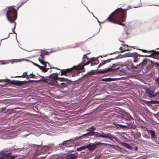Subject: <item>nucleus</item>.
<instances>
[{
	"instance_id": "44",
	"label": "nucleus",
	"mask_w": 159,
	"mask_h": 159,
	"mask_svg": "<svg viewBox=\"0 0 159 159\" xmlns=\"http://www.w3.org/2000/svg\"><path fill=\"white\" fill-rule=\"evenodd\" d=\"M154 102L156 103H159V100L154 101Z\"/></svg>"
},
{
	"instance_id": "50",
	"label": "nucleus",
	"mask_w": 159,
	"mask_h": 159,
	"mask_svg": "<svg viewBox=\"0 0 159 159\" xmlns=\"http://www.w3.org/2000/svg\"><path fill=\"white\" fill-rule=\"evenodd\" d=\"M157 55H158L159 54V52H157Z\"/></svg>"
},
{
	"instance_id": "1",
	"label": "nucleus",
	"mask_w": 159,
	"mask_h": 159,
	"mask_svg": "<svg viewBox=\"0 0 159 159\" xmlns=\"http://www.w3.org/2000/svg\"><path fill=\"white\" fill-rule=\"evenodd\" d=\"M58 74H59V73H54L51 74L49 75V77H48L46 78H45L43 76H40L42 78V79H40L39 80H29L27 81H22L18 80L10 81V80L8 79H6L5 81V82H10L11 84H14L17 86L22 85H23L24 83L25 82L29 83L30 82H39L40 81L46 82L51 85H54L53 82H54V81H55V80L57 79V75Z\"/></svg>"
},
{
	"instance_id": "17",
	"label": "nucleus",
	"mask_w": 159,
	"mask_h": 159,
	"mask_svg": "<svg viewBox=\"0 0 159 159\" xmlns=\"http://www.w3.org/2000/svg\"><path fill=\"white\" fill-rule=\"evenodd\" d=\"M51 68L54 69H57V70H60L61 71L62 70H60V69H59L58 68H55V67L46 68V67L45 68L44 67H43V69H41V70H42V72H47L49 69H51Z\"/></svg>"
},
{
	"instance_id": "26",
	"label": "nucleus",
	"mask_w": 159,
	"mask_h": 159,
	"mask_svg": "<svg viewBox=\"0 0 159 159\" xmlns=\"http://www.w3.org/2000/svg\"><path fill=\"white\" fill-rule=\"evenodd\" d=\"M134 57V63L138 62L139 61V58L137 56H136L133 57Z\"/></svg>"
},
{
	"instance_id": "14",
	"label": "nucleus",
	"mask_w": 159,
	"mask_h": 159,
	"mask_svg": "<svg viewBox=\"0 0 159 159\" xmlns=\"http://www.w3.org/2000/svg\"><path fill=\"white\" fill-rule=\"evenodd\" d=\"M134 55V54L132 53L128 52L124 54L123 55H121V57H133Z\"/></svg>"
},
{
	"instance_id": "10",
	"label": "nucleus",
	"mask_w": 159,
	"mask_h": 159,
	"mask_svg": "<svg viewBox=\"0 0 159 159\" xmlns=\"http://www.w3.org/2000/svg\"><path fill=\"white\" fill-rule=\"evenodd\" d=\"M78 156L77 155L74 153H72L66 156L65 159H75Z\"/></svg>"
},
{
	"instance_id": "46",
	"label": "nucleus",
	"mask_w": 159,
	"mask_h": 159,
	"mask_svg": "<svg viewBox=\"0 0 159 159\" xmlns=\"http://www.w3.org/2000/svg\"><path fill=\"white\" fill-rule=\"evenodd\" d=\"M120 41L121 42V43L122 45L123 46L124 45H123V44H124V42L123 41Z\"/></svg>"
},
{
	"instance_id": "8",
	"label": "nucleus",
	"mask_w": 159,
	"mask_h": 159,
	"mask_svg": "<svg viewBox=\"0 0 159 159\" xmlns=\"http://www.w3.org/2000/svg\"><path fill=\"white\" fill-rule=\"evenodd\" d=\"M116 65L115 64H113L112 66V68H108L107 69H106L105 70L102 71H101V73H107L109 72H111L112 71V69L114 70H115L117 69L118 68H116Z\"/></svg>"
},
{
	"instance_id": "34",
	"label": "nucleus",
	"mask_w": 159,
	"mask_h": 159,
	"mask_svg": "<svg viewBox=\"0 0 159 159\" xmlns=\"http://www.w3.org/2000/svg\"><path fill=\"white\" fill-rule=\"evenodd\" d=\"M34 65L38 67L40 70H41V69H42L43 68V67L39 65L38 64H37L36 63H34Z\"/></svg>"
},
{
	"instance_id": "12",
	"label": "nucleus",
	"mask_w": 159,
	"mask_h": 159,
	"mask_svg": "<svg viewBox=\"0 0 159 159\" xmlns=\"http://www.w3.org/2000/svg\"><path fill=\"white\" fill-rule=\"evenodd\" d=\"M56 84H55V85H57V87L60 89H63L65 87H66L67 85L66 83H62L61 84H58L57 83H55Z\"/></svg>"
},
{
	"instance_id": "5",
	"label": "nucleus",
	"mask_w": 159,
	"mask_h": 159,
	"mask_svg": "<svg viewBox=\"0 0 159 159\" xmlns=\"http://www.w3.org/2000/svg\"><path fill=\"white\" fill-rule=\"evenodd\" d=\"M94 135L97 137H102L104 138H108L111 140L114 139V137L111 134H105L102 132H101V133L98 132H95Z\"/></svg>"
},
{
	"instance_id": "47",
	"label": "nucleus",
	"mask_w": 159,
	"mask_h": 159,
	"mask_svg": "<svg viewBox=\"0 0 159 159\" xmlns=\"http://www.w3.org/2000/svg\"><path fill=\"white\" fill-rule=\"evenodd\" d=\"M132 68H135V69H137V67H135L134 66V65H132Z\"/></svg>"
},
{
	"instance_id": "49",
	"label": "nucleus",
	"mask_w": 159,
	"mask_h": 159,
	"mask_svg": "<svg viewBox=\"0 0 159 159\" xmlns=\"http://www.w3.org/2000/svg\"><path fill=\"white\" fill-rule=\"evenodd\" d=\"M151 55H149V56H148V55H146V56H145V57H150Z\"/></svg>"
},
{
	"instance_id": "4",
	"label": "nucleus",
	"mask_w": 159,
	"mask_h": 159,
	"mask_svg": "<svg viewBox=\"0 0 159 159\" xmlns=\"http://www.w3.org/2000/svg\"><path fill=\"white\" fill-rule=\"evenodd\" d=\"M6 16L9 21L11 23H15L14 27L12 29L13 33L15 34V32L14 31V30L15 29L16 24L15 21L17 17V11H7Z\"/></svg>"
},
{
	"instance_id": "51",
	"label": "nucleus",
	"mask_w": 159,
	"mask_h": 159,
	"mask_svg": "<svg viewBox=\"0 0 159 159\" xmlns=\"http://www.w3.org/2000/svg\"><path fill=\"white\" fill-rule=\"evenodd\" d=\"M138 56H142V57H144V56H143V55H139Z\"/></svg>"
},
{
	"instance_id": "33",
	"label": "nucleus",
	"mask_w": 159,
	"mask_h": 159,
	"mask_svg": "<svg viewBox=\"0 0 159 159\" xmlns=\"http://www.w3.org/2000/svg\"><path fill=\"white\" fill-rule=\"evenodd\" d=\"M40 56L41 57H40V60L42 59L43 60L44 58V55L43 54V53H42L41 54Z\"/></svg>"
},
{
	"instance_id": "22",
	"label": "nucleus",
	"mask_w": 159,
	"mask_h": 159,
	"mask_svg": "<svg viewBox=\"0 0 159 159\" xmlns=\"http://www.w3.org/2000/svg\"><path fill=\"white\" fill-rule=\"evenodd\" d=\"M102 80L106 81V82H110L113 80H114V79L111 78H106L102 79Z\"/></svg>"
},
{
	"instance_id": "42",
	"label": "nucleus",
	"mask_w": 159,
	"mask_h": 159,
	"mask_svg": "<svg viewBox=\"0 0 159 159\" xmlns=\"http://www.w3.org/2000/svg\"><path fill=\"white\" fill-rule=\"evenodd\" d=\"M156 82L159 85V78H157L156 80Z\"/></svg>"
},
{
	"instance_id": "39",
	"label": "nucleus",
	"mask_w": 159,
	"mask_h": 159,
	"mask_svg": "<svg viewBox=\"0 0 159 159\" xmlns=\"http://www.w3.org/2000/svg\"><path fill=\"white\" fill-rule=\"evenodd\" d=\"M89 54V53H87V54H84V55H83V58H86L87 59H88V57H87V55L88 54Z\"/></svg>"
},
{
	"instance_id": "21",
	"label": "nucleus",
	"mask_w": 159,
	"mask_h": 159,
	"mask_svg": "<svg viewBox=\"0 0 159 159\" xmlns=\"http://www.w3.org/2000/svg\"><path fill=\"white\" fill-rule=\"evenodd\" d=\"M25 60V59H15L12 60L11 63H14V62H20L21 61H24Z\"/></svg>"
},
{
	"instance_id": "16",
	"label": "nucleus",
	"mask_w": 159,
	"mask_h": 159,
	"mask_svg": "<svg viewBox=\"0 0 159 159\" xmlns=\"http://www.w3.org/2000/svg\"><path fill=\"white\" fill-rule=\"evenodd\" d=\"M147 59H144L142 62H140L139 64L137 65V66L138 67L141 66V67H142L143 66L147 64Z\"/></svg>"
},
{
	"instance_id": "11",
	"label": "nucleus",
	"mask_w": 159,
	"mask_h": 159,
	"mask_svg": "<svg viewBox=\"0 0 159 159\" xmlns=\"http://www.w3.org/2000/svg\"><path fill=\"white\" fill-rule=\"evenodd\" d=\"M59 74H58L57 75V79L54 81V85L55 84H56L55 83H57L58 82L57 81V80H58L59 81H69V80L67 79H66L64 78H59L58 77V75Z\"/></svg>"
},
{
	"instance_id": "29",
	"label": "nucleus",
	"mask_w": 159,
	"mask_h": 159,
	"mask_svg": "<svg viewBox=\"0 0 159 159\" xmlns=\"http://www.w3.org/2000/svg\"><path fill=\"white\" fill-rule=\"evenodd\" d=\"M95 128L94 126H92L90 128H89L88 129H87L86 130L88 131H93V130H95Z\"/></svg>"
},
{
	"instance_id": "27",
	"label": "nucleus",
	"mask_w": 159,
	"mask_h": 159,
	"mask_svg": "<svg viewBox=\"0 0 159 159\" xmlns=\"http://www.w3.org/2000/svg\"><path fill=\"white\" fill-rule=\"evenodd\" d=\"M36 77V76L35 75L31 74L29 75H28L27 76V79H29L30 78H34Z\"/></svg>"
},
{
	"instance_id": "32",
	"label": "nucleus",
	"mask_w": 159,
	"mask_h": 159,
	"mask_svg": "<svg viewBox=\"0 0 159 159\" xmlns=\"http://www.w3.org/2000/svg\"><path fill=\"white\" fill-rule=\"evenodd\" d=\"M139 50H140L142 51V52H152V50L148 51H147V50H144V49H140Z\"/></svg>"
},
{
	"instance_id": "35",
	"label": "nucleus",
	"mask_w": 159,
	"mask_h": 159,
	"mask_svg": "<svg viewBox=\"0 0 159 159\" xmlns=\"http://www.w3.org/2000/svg\"><path fill=\"white\" fill-rule=\"evenodd\" d=\"M84 43L83 42H80L78 43H77L76 44H77V46H80L81 45H83L84 44Z\"/></svg>"
},
{
	"instance_id": "13",
	"label": "nucleus",
	"mask_w": 159,
	"mask_h": 159,
	"mask_svg": "<svg viewBox=\"0 0 159 159\" xmlns=\"http://www.w3.org/2000/svg\"><path fill=\"white\" fill-rule=\"evenodd\" d=\"M87 147V148H88L90 150H94L97 146V144H93L92 145H87L86 146Z\"/></svg>"
},
{
	"instance_id": "55",
	"label": "nucleus",
	"mask_w": 159,
	"mask_h": 159,
	"mask_svg": "<svg viewBox=\"0 0 159 159\" xmlns=\"http://www.w3.org/2000/svg\"><path fill=\"white\" fill-rule=\"evenodd\" d=\"M29 134H26V136H28V135H29Z\"/></svg>"
},
{
	"instance_id": "37",
	"label": "nucleus",
	"mask_w": 159,
	"mask_h": 159,
	"mask_svg": "<svg viewBox=\"0 0 159 159\" xmlns=\"http://www.w3.org/2000/svg\"><path fill=\"white\" fill-rule=\"evenodd\" d=\"M97 144V145H102V144L106 145H107L108 144H107V143H101V142H99Z\"/></svg>"
},
{
	"instance_id": "38",
	"label": "nucleus",
	"mask_w": 159,
	"mask_h": 159,
	"mask_svg": "<svg viewBox=\"0 0 159 159\" xmlns=\"http://www.w3.org/2000/svg\"><path fill=\"white\" fill-rule=\"evenodd\" d=\"M120 50V52H123L125 51H129V50H123V49L122 48V47H120L119 48Z\"/></svg>"
},
{
	"instance_id": "43",
	"label": "nucleus",
	"mask_w": 159,
	"mask_h": 159,
	"mask_svg": "<svg viewBox=\"0 0 159 159\" xmlns=\"http://www.w3.org/2000/svg\"><path fill=\"white\" fill-rule=\"evenodd\" d=\"M48 64V66L49 68H51V67L50 64L48 62H46V64Z\"/></svg>"
},
{
	"instance_id": "52",
	"label": "nucleus",
	"mask_w": 159,
	"mask_h": 159,
	"mask_svg": "<svg viewBox=\"0 0 159 159\" xmlns=\"http://www.w3.org/2000/svg\"><path fill=\"white\" fill-rule=\"evenodd\" d=\"M139 7V6H137V7H134V8H136V7Z\"/></svg>"
},
{
	"instance_id": "6",
	"label": "nucleus",
	"mask_w": 159,
	"mask_h": 159,
	"mask_svg": "<svg viewBox=\"0 0 159 159\" xmlns=\"http://www.w3.org/2000/svg\"><path fill=\"white\" fill-rule=\"evenodd\" d=\"M148 132L150 134L151 138L153 140V141L157 143L158 142L157 138L155 135L154 131L151 129H150L148 130Z\"/></svg>"
},
{
	"instance_id": "48",
	"label": "nucleus",
	"mask_w": 159,
	"mask_h": 159,
	"mask_svg": "<svg viewBox=\"0 0 159 159\" xmlns=\"http://www.w3.org/2000/svg\"><path fill=\"white\" fill-rule=\"evenodd\" d=\"M21 7V6H17V7H16V8H17V10H18L19 9V7Z\"/></svg>"
},
{
	"instance_id": "41",
	"label": "nucleus",
	"mask_w": 159,
	"mask_h": 159,
	"mask_svg": "<svg viewBox=\"0 0 159 159\" xmlns=\"http://www.w3.org/2000/svg\"><path fill=\"white\" fill-rule=\"evenodd\" d=\"M6 157H5V154L3 155L2 156H1L0 157V159H4V158Z\"/></svg>"
},
{
	"instance_id": "58",
	"label": "nucleus",
	"mask_w": 159,
	"mask_h": 159,
	"mask_svg": "<svg viewBox=\"0 0 159 159\" xmlns=\"http://www.w3.org/2000/svg\"><path fill=\"white\" fill-rule=\"evenodd\" d=\"M158 113H159V112H158Z\"/></svg>"
},
{
	"instance_id": "36",
	"label": "nucleus",
	"mask_w": 159,
	"mask_h": 159,
	"mask_svg": "<svg viewBox=\"0 0 159 159\" xmlns=\"http://www.w3.org/2000/svg\"><path fill=\"white\" fill-rule=\"evenodd\" d=\"M131 9V7L127 9H122L121 8H118L116 9V10H128V9Z\"/></svg>"
},
{
	"instance_id": "25",
	"label": "nucleus",
	"mask_w": 159,
	"mask_h": 159,
	"mask_svg": "<svg viewBox=\"0 0 159 159\" xmlns=\"http://www.w3.org/2000/svg\"><path fill=\"white\" fill-rule=\"evenodd\" d=\"M117 125L120 126L121 128H126L128 127L129 125L128 124H126V125H124L121 124H118Z\"/></svg>"
},
{
	"instance_id": "56",
	"label": "nucleus",
	"mask_w": 159,
	"mask_h": 159,
	"mask_svg": "<svg viewBox=\"0 0 159 159\" xmlns=\"http://www.w3.org/2000/svg\"><path fill=\"white\" fill-rule=\"evenodd\" d=\"M43 158V157H41L40 158L42 159Z\"/></svg>"
},
{
	"instance_id": "57",
	"label": "nucleus",
	"mask_w": 159,
	"mask_h": 159,
	"mask_svg": "<svg viewBox=\"0 0 159 159\" xmlns=\"http://www.w3.org/2000/svg\"><path fill=\"white\" fill-rule=\"evenodd\" d=\"M158 144H159V142L158 143Z\"/></svg>"
},
{
	"instance_id": "18",
	"label": "nucleus",
	"mask_w": 159,
	"mask_h": 159,
	"mask_svg": "<svg viewBox=\"0 0 159 159\" xmlns=\"http://www.w3.org/2000/svg\"><path fill=\"white\" fill-rule=\"evenodd\" d=\"M99 61L97 59H93L91 60V66H93L94 65H96L98 64Z\"/></svg>"
},
{
	"instance_id": "15",
	"label": "nucleus",
	"mask_w": 159,
	"mask_h": 159,
	"mask_svg": "<svg viewBox=\"0 0 159 159\" xmlns=\"http://www.w3.org/2000/svg\"><path fill=\"white\" fill-rule=\"evenodd\" d=\"M115 58H111L110 59H107L106 60L100 63L98 66V68L100 67L101 66H102L103 65L106 64L107 63H108L111 60H113Z\"/></svg>"
},
{
	"instance_id": "2",
	"label": "nucleus",
	"mask_w": 159,
	"mask_h": 159,
	"mask_svg": "<svg viewBox=\"0 0 159 159\" xmlns=\"http://www.w3.org/2000/svg\"><path fill=\"white\" fill-rule=\"evenodd\" d=\"M126 11H114L106 19V21L113 23L117 24L122 26H124V22L126 16Z\"/></svg>"
},
{
	"instance_id": "30",
	"label": "nucleus",
	"mask_w": 159,
	"mask_h": 159,
	"mask_svg": "<svg viewBox=\"0 0 159 159\" xmlns=\"http://www.w3.org/2000/svg\"><path fill=\"white\" fill-rule=\"evenodd\" d=\"M70 142V140H67L66 141H64L63 143H62L61 144H60V145H63L65 144L66 145V146H67V144L68 143V142Z\"/></svg>"
},
{
	"instance_id": "40",
	"label": "nucleus",
	"mask_w": 159,
	"mask_h": 159,
	"mask_svg": "<svg viewBox=\"0 0 159 159\" xmlns=\"http://www.w3.org/2000/svg\"><path fill=\"white\" fill-rule=\"evenodd\" d=\"M43 54L44 55H47V54H48V52L46 51H44L43 52Z\"/></svg>"
},
{
	"instance_id": "45",
	"label": "nucleus",
	"mask_w": 159,
	"mask_h": 159,
	"mask_svg": "<svg viewBox=\"0 0 159 159\" xmlns=\"http://www.w3.org/2000/svg\"><path fill=\"white\" fill-rule=\"evenodd\" d=\"M85 58H84L83 57V63H84L85 61Z\"/></svg>"
},
{
	"instance_id": "53",
	"label": "nucleus",
	"mask_w": 159,
	"mask_h": 159,
	"mask_svg": "<svg viewBox=\"0 0 159 159\" xmlns=\"http://www.w3.org/2000/svg\"><path fill=\"white\" fill-rule=\"evenodd\" d=\"M2 82V81L1 80H0V82Z\"/></svg>"
},
{
	"instance_id": "31",
	"label": "nucleus",
	"mask_w": 159,
	"mask_h": 159,
	"mask_svg": "<svg viewBox=\"0 0 159 159\" xmlns=\"http://www.w3.org/2000/svg\"><path fill=\"white\" fill-rule=\"evenodd\" d=\"M8 10H16V9L13 6H10L8 7Z\"/></svg>"
},
{
	"instance_id": "23",
	"label": "nucleus",
	"mask_w": 159,
	"mask_h": 159,
	"mask_svg": "<svg viewBox=\"0 0 159 159\" xmlns=\"http://www.w3.org/2000/svg\"><path fill=\"white\" fill-rule=\"evenodd\" d=\"M39 60L41 63L42 64L44 65V67L45 68L47 67V64H46V62H45L42 59L40 60V57H39Z\"/></svg>"
},
{
	"instance_id": "19",
	"label": "nucleus",
	"mask_w": 159,
	"mask_h": 159,
	"mask_svg": "<svg viewBox=\"0 0 159 159\" xmlns=\"http://www.w3.org/2000/svg\"><path fill=\"white\" fill-rule=\"evenodd\" d=\"M121 144L122 145L124 146L125 148L129 149H131L132 148L131 146H130L129 144L125 143H121Z\"/></svg>"
},
{
	"instance_id": "7",
	"label": "nucleus",
	"mask_w": 159,
	"mask_h": 159,
	"mask_svg": "<svg viewBox=\"0 0 159 159\" xmlns=\"http://www.w3.org/2000/svg\"><path fill=\"white\" fill-rule=\"evenodd\" d=\"M146 94L148 96L153 97L156 96L157 93H155L154 90L150 89H148L146 90Z\"/></svg>"
},
{
	"instance_id": "3",
	"label": "nucleus",
	"mask_w": 159,
	"mask_h": 159,
	"mask_svg": "<svg viewBox=\"0 0 159 159\" xmlns=\"http://www.w3.org/2000/svg\"><path fill=\"white\" fill-rule=\"evenodd\" d=\"M91 60H90L84 63L83 65H79L78 66H75L70 69L62 70L61 75V76L63 75L67 76L69 75V73H71L76 72L77 74H78L82 72H84L85 71L84 68V66L89 65L90 63H91Z\"/></svg>"
},
{
	"instance_id": "9",
	"label": "nucleus",
	"mask_w": 159,
	"mask_h": 159,
	"mask_svg": "<svg viewBox=\"0 0 159 159\" xmlns=\"http://www.w3.org/2000/svg\"><path fill=\"white\" fill-rule=\"evenodd\" d=\"M11 154V153H9L5 154V157H6V158L5 159H15L17 157V156L15 155H10V154Z\"/></svg>"
},
{
	"instance_id": "24",
	"label": "nucleus",
	"mask_w": 159,
	"mask_h": 159,
	"mask_svg": "<svg viewBox=\"0 0 159 159\" xmlns=\"http://www.w3.org/2000/svg\"><path fill=\"white\" fill-rule=\"evenodd\" d=\"M28 75H27V73L26 72H24L23 73V74L21 76H16V77H18V78H21V77H25L26 76V78H27V76H28Z\"/></svg>"
},
{
	"instance_id": "20",
	"label": "nucleus",
	"mask_w": 159,
	"mask_h": 159,
	"mask_svg": "<svg viewBox=\"0 0 159 159\" xmlns=\"http://www.w3.org/2000/svg\"><path fill=\"white\" fill-rule=\"evenodd\" d=\"M94 133H95V132L94 131L89 132L83 135L81 137H82V136H84L86 135H89L90 136H91L93 135H94Z\"/></svg>"
},
{
	"instance_id": "28",
	"label": "nucleus",
	"mask_w": 159,
	"mask_h": 159,
	"mask_svg": "<svg viewBox=\"0 0 159 159\" xmlns=\"http://www.w3.org/2000/svg\"><path fill=\"white\" fill-rule=\"evenodd\" d=\"M87 147H86V146H83L82 147H81L79 148H78L76 150L78 151H81L83 149L86 148Z\"/></svg>"
},
{
	"instance_id": "54",
	"label": "nucleus",
	"mask_w": 159,
	"mask_h": 159,
	"mask_svg": "<svg viewBox=\"0 0 159 159\" xmlns=\"http://www.w3.org/2000/svg\"><path fill=\"white\" fill-rule=\"evenodd\" d=\"M52 70H50V72H52Z\"/></svg>"
}]
</instances>
